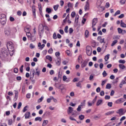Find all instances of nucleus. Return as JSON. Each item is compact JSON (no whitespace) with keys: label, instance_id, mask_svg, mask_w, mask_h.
Segmentation results:
<instances>
[{"label":"nucleus","instance_id":"obj_62","mask_svg":"<svg viewBox=\"0 0 126 126\" xmlns=\"http://www.w3.org/2000/svg\"><path fill=\"white\" fill-rule=\"evenodd\" d=\"M52 100V96H50V98L47 99V103H51V100Z\"/></svg>","mask_w":126,"mask_h":126},{"label":"nucleus","instance_id":"obj_10","mask_svg":"<svg viewBox=\"0 0 126 126\" xmlns=\"http://www.w3.org/2000/svg\"><path fill=\"white\" fill-rule=\"evenodd\" d=\"M84 9L85 11H87V10H89L90 9V4L88 1L86 2V4L85 5Z\"/></svg>","mask_w":126,"mask_h":126},{"label":"nucleus","instance_id":"obj_26","mask_svg":"<svg viewBox=\"0 0 126 126\" xmlns=\"http://www.w3.org/2000/svg\"><path fill=\"white\" fill-rule=\"evenodd\" d=\"M34 121L35 122H37L38 121H39V122H41L42 121V118L39 117H36L34 119Z\"/></svg>","mask_w":126,"mask_h":126},{"label":"nucleus","instance_id":"obj_49","mask_svg":"<svg viewBox=\"0 0 126 126\" xmlns=\"http://www.w3.org/2000/svg\"><path fill=\"white\" fill-rule=\"evenodd\" d=\"M119 63H126V61L125 60H120L119 61Z\"/></svg>","mask_w":126,"mask_h":126},{"label":"nucleus","instance_id":"obj_30","mask_svg":"<svg viewBox=\"0 0 126 126\" xmlns=\"http://www.w3.org/2000/svg\"><path fill=\"white\" fill-rule=\"evenodd\" d=\"M46 12H47V13H51L52 12V9L50 8H47L46 9Z\"/></svg>","mask_w":126,"mask_h":126},{"label":"nucleus","instance_id":"obj_9","mask_svg":"<svg viewBox=\"0 0 126 126\" xmlns=\"http://www.w3.org/2000/svg\"><path fill=\"white\" fill-rule=\"evenodd\" d=\"M4 33H5V35H7V36H8V35H10V28H7L5 29Z\"/></svg>","mask_w":126,"mask_h":126},{"label":"nucleus","instance_id":"obj_40","mask_svg":"<svg viewBox=\"0 0 126 126\" xmlns=\"http://www.w3.org/2000/svg\"><path fill=\"white\" fill-rule=\"evenodd\" d=\"M12 119H9L8 120V125L9 126H11V125H12Z\"/></svg>","mask_w":126,"mask_h":126},{"label":"nucleus","instance_id":"obj_15","mask_svg":"<svg viewBox=\"0 0 126 126\" xmlns=\"http://www.w3.org/2000/svg\"><path fill=\"white\" fill-rule=\"evenodd\" d=\"M89 31L87 30L85 31V36L86 38H88L89 37Z\"/></svg>","mask_w":126,"mask_h":126},{"label":"nucleus","instance_id":"obj_35","mask_svg":"<svg viewBox=\"0 0 126 126\" xmlns=\"http://www.w3.org/2000/svg\"><path fill=\"white\" fill-rule=\"evenodd\" d=\"M67 6L68 7H71L72 8V7H73V3H71L70 2H68Z\"/></svg>","mask_w":126,"mask_h":126},{"label":"nucleus","instance_id":"obj_7","mask_svg":"<svg viewBox=\"0 0 126 126\" xmlns=\"http://www.w3.org/2000/svg\"><path fill=\"white\" fill-rule=\"evenodd\" d=\"M97 22H98V19L97 18H94L92 20V27H94V26L97 24Z\"/></svg>","mask_w":126,"mask_h":126},{"label":"nucleus","instance_id":"obj_28","mask_svg":"<svg viewBox=\"0 0 126 126\" xmlns=\"http://www.w3.org/2000/svg\"><path fill=\"white\" fill-rule=\"evenodd\" d=\"M112 88V86L111 85V84H107L106 86V89H111Z\"/></svg>","mask_w":126,"mask_h":126},{"label":"nucleus","instance_id":"obj_6","mask_svg":"<svg viewBox=\"0 0 126 126\" xmlns=\"http://www.w3.org/2000/svg\"><path fill=\"white\" fill-rule=\"evenodd\" d=\"M124 102H125V99L124 98H121L115 101V104H122Z\"/></svg>","mask_w":126,"mask_h":126},{"label":"nucleus","instance_id":"obj_8","mask_svg":"<svg viewBox=\"0 0 126 126\" xmlns=\"http://www.w3.org/2000/svg\"><path fill=\"white\" fill-rule=\"evenodd\" d=\"M38 30L39 32L43 33L44 32V25L40 24L38 27Z\"/></svg>","mask_w":126,"mask_h":126},{"label":"nucleus","instance_id":"obj_61","mask_svg":"<svg viewBox=\"0 0 126 126\" xmlns=\"http://www.w3.org/2000/svg\"><path fill=\"white\" fill-rule=\"evenodd\" d=\"M96 101H97V96H95L93 100V101H92L93 104H94V103H95V102H96Z\"/></svg>","mask_w":126,"mask_h":126},{"label":"nucleus","instance_id":"obj_14","mask_svg":"<svg viewBox=\"0 0 126 126\" xmlns=\"http://www.w3.org/2000/svg\"><path fill=\"white\" fill-rule=\"evenodd\" d=\"M32 13L34 18H36V9L35 7H32Z\"/></svg>","mask_w":126,"mask_h":126},{"label":"nucleus","instance_id":"obj_46","mask_svg":"<svg viewBox=\"0 0 126 126\" xmlns=\"http://www.w3.org/2000/svg\"><path fill=\"white\" fill-rule=\"evenodd\" d=\"M59 5H56L54 6L53 8L54 10H55V11H57V10H58V8H59Z\"/></svg>","mask_w":126,"mask_h":126},{"label":"nucleus","instance_id":"obj_21","mask_svg":"<svg viewBox=\"0 0 126 126\" xmlns=\"http://www.w3.org/2000/svg\"><path fill=\"white\" fill-rule=\"evenodd\" d=\"M103 102V100L102 99H99L97 100L96 102V106H99V105H101Z\"/></svg>","mask_w":126,"mask_h":126},{"label":"nucleus","instance_id":"obj_51","mask_svg":"<svg viewBox=\"0 0 126 126\" xmlns=\"http://www.w3.org/2000/svg\"><path fill=\"white\" fill-rule=\"evenodd\" d=\"M118 31L119 34H122V33L123 32V30H122V29L119 28H118Z\"/></svg>","mask_w":126,"mask_h":126},{"label":"nucleus","instance_id":"obj_25","mask_svg":"<svg viewBox=\"0 0 126 126\" xmlns=\"http://www.w3.org/2000/svg\"><path fill=\"white\" fill-rule=\"evenodd\" d=\"M32 73V79H33V78H34V76L35 75V69H32L31 70V72Z\"/></svg>","mask_w":126,"mask_h":126},{"label":"nucleus","instance_id":"obj_44","mask_svg":"<svg viewBox=\"0 0 126 126\" xmlns=\"http://www.w3.org/2000/svg\"><path fill=\"white\" fill-rule=\"evenodd\" d=\"M118 14H121V11L120 10H117L115 14L114 15V16H116V15H118Z\"/></svg>","mask_w":126,"mask_h":126},{"label":"nucleus","instance_id":"obj_22","mask_svg":"<svg viewBox=\"0 0 126 126\" xmlns=\"http://www.w3.org/2000/svg\"><path fill=\"white\" fill-rule=\"evenodd\" d=\"M119 66L121 69H125V68H126V66L123 64H119Z\"/></svg>","mask_w":126,"mask_h":126},{"label":"nucleus","instance_id":"obj_31","mask_svg":"<svg viewBox=\"0 0 126 126\" xmlns=\"http://www.w3.org/2000/svg\"><path fill=\"white\" fill-rule=\"evenodd\" d=\"M25 31L26 32H30V28L27 27L25 28Z\"/></svg>","mask_w":126,"mask_h":126},{"label":"nucleus","instance_id":"obj_50","mask_svg":"<svg viewBox=\"0 0 126 126\" xmlns=\"http://www.w3.org/2000/svg\"><path fill=\"white\" fill-rule=\"evenodd\" d=\"M53 48H50L48 51V53L49 54H53Z\"/></svg>","mask_w":126,"mask_h":126},{"label":"nucleus","instance_id":"obj_5","mask_svg":"<svg viewBox=\"0 0 126 126\" xmlns=\"http://www.w3.org/2000/svg\"><path fill=\"white\" fill-rule=\"evenodd\" d=\"M97 40L99 42L100 44H103V43L105 44V38H102V36H98L97 38Z\"/></svg>","mask_w":126,"mask_h":126},{"label":"nucleus","instance_id":"obj_13","mask_svg":"<svg viewBox=\"0 0 126 126\" xmlns=\"http://www.w3.org/2000/svg\"><path fill=\"white\" fill-rule=\"evenodd\" d=\"M118 111V114L119 115H124L126 113V112H124V109L123 108L119 109Z\"/></svg>","mask_w":126,"mask_h":126},{"label":"nucleus","instance_id":"obj_60","mask_svg":"<svg viewBox=\"0 0 126 126\" xmlns=\"http://www.w3.org/2000/svg\"><path fill=\"white\" fill-rule=\"evenodd\" d=\"M107 105H108V107H112V106H113V102H108Z\"/></svg>","mask_w":126,"mask_h":126},{"label":"nucleus","instance_id":"obj_36","mask_svg":"<svg viewBox=\"0 0 126 126\" xmlns=\"http://www.w3.org/2000/svg\"><path fill=\"white\" fill-rule=\"evenodd\" d=\"M78 19H79V16H76L75 19V23H78Z\"/></svg>","mask_w":126,"mask_h":126},{"label":"nucleus","instance_id":"obj_64","mask_svg":"<svg viewBox=\"0 0 126 126\" xmlns=\"http://www.w3.org/2000/svg\"><path fill=\"white\" fill-rule=\"evenodd\" d=\"M60 55H61V53H60V52H57L55 53L56 57H60Z\"/></svg>","mask_w":126,"mask_h":126},{"label":"nucleus","instance_id":"obj_55","mask_svg":"<svg viewBox=\"0 0 126 126\" xmlns=\"http://www.w3.org/2000/svg\"><path fill=\"white\" fill-rule=\"evenodd\" d=\"M85 102H86V100H84L83 102H81L80 106L82 107L83 106H85Z\"/></svg>","mask_w":126,"mask_h":126},{"label":"nucleus","instance_id":"obj_11","mask_svg":"<svg viewBox=\"0 0 126 126\" xmlns=\"http://www.w3.org/2000/svg\"><path fill=\"white\" fill-rule=\"evenodd\" d=\"M81 68H83L84 67H85L86 66V65H87V64H88V62L86 61H84L83 62L81 63Z\"/></svg>","mask_w":126,"mask_h":126},{"label":"nucleus","instance_id":"obj_58","mask_svg":"<svg viewBox=\"0 0 126 126\" xmlns=\"http://www.w3.org/2000/svg\"><path fill=\"white\" fill-rule=\"evenodd\" d=\"M124 17H125V15L124 14H121L120 15L118 16V18H120V19H121L122 18H124Z\"/></svg>","mask_w":126,"mask_h":126},{"label":"nucleus","instance_id":"obj_18","mask_svg":"<svg viewBox=\"0 0 126 126\" xmlns=\"http://www.w3.org/2000/svg\"><path fill=\"white\" fill-rule=\"evenodd\" d=\"M85 118V116H84V115L81 114L79 116V120H80V121H83Z\"/></svg>","mask_w":126,"mask_h":126},{"label":"nucleus","instance_id":"obj_29","mask_svg":"<svg viewBox=\"0 0 126 126\" xmlns=\"http://www.w3.org/2000/svg\"><path fill=\"white\" fill-rule=\"evenodd\" d=\"M47 60H48L49 61H50V62H52L53 59L52 58V57L49 56V55H47L46 56V57Z\"/></svg>","mask_w":126,"mask_h":126},{"label":"nucleus","instance_id":"obj_56","mask_svg":"<svg viewBox=\"0 0 126 126\" xmlns=\"http://www.w3.org/2000/svg\"><path fill=\"white\" fill-rule=\"evenodd\" d=\"M30 49H34L35 48V45H33L32 43H31L30 44Z\"/></svg>","mask_w":126,"mask_h":126},{"label":"nucleus","instance_id":"obj_1","mask_svg":"<svg viewBox=\"0 0 126 126\" xmlns=\"http://www.w3.org/2000/svg\"><path fill=\"white\" fill-rule=\"evenodd\" d=\"M8 55V51L7 49L2 48L1 50L0 57L2 58L3 61H6L7 60V56Z\"/></svg>","mask_w":126,"mask_h":126},{"label":"nucleus","instance_id":"obj_19","mask_svg":"<svg viewBox=\"0 0 126 126\" xmlns=\"http://www.w3.org/2000/svg\"><path fill=\"white\" fill-rule=\"evenodd\" d=\"M121 27H123L124 28H126V24L123 22V20L121 21Z\"/></svg>","mask_w":126,"mask_h":126},{"label":"nucleus","instance_id":"obj_48","mask_svg":"<svg viewBox=\"0 0 126 126\" xmlns=\"http://www.w3.org/2000/svg\"><path fill=\"white\" fill-rule=\"evenodd\" d=\"M43 28H44L45 30H47V31H50V29H49V28L46 25H43Z\"/></svg>","mask_w":126,"mask_h":126},{"label":"nucleus","instance_id":"obj_17","mask_svg":"<svg viewBox=\"0 0 126 126\" xmlns=\"http://www.w3.org/2000/svg\"><path fill=\"white\" fill-rule=\"evenodd\" d=\"M73 111V108H72V107L70 106L68 107V110L67 111V113H68V114H71V113H72Z\"/></svg>","mask_w":126,"mask_h":126},{"label":"nucleus","instance_id":"obj_3","mask_svg":"<svg viewBox=\"0 0 126 126\" xmlns=\"http://www.w3.org/2000/svg\"><path fill=\"white\" fill-rule=\"evenodd\" d=\"M6 46L8 51H14V46L12 42L10 41L7 43Z\"/></svg>","mask_w":126,"mask_h":126},{"label":"nucleus","instance_id":"obj_27","mask_svg":"<svg viewBox=\"0 0 126 126\" xmlns=\"http://www.w3.org/2000/svg\"><path fill=\"white\" fill-rule=\"evenodd\" d=\"M96 4L97 5V7H100L101 4H102V2L101 1V0H98L96 2Z\"/></svg>","mask_w":126,"mask_h":126},{"label":"nucleus","instance_id":"obj_39","mask_svg":"<svg viewBox=\"0 0 126 126\" xmlns=\"http://www.w3.org/2000/svg\"><path fill=\"white\" fill-rule=\"evenodd\" d=\"M43 99H44V96H42L41 98L38 99L37 103H41L43 101Z\"/></svg>","mask_w":126,"mask_h":126},{"label":"nucleus","instance_id":"obj_57","mask_svg":"<svg viewBox=\"0 0 126 126\" xmlns=\"http://www.w3.org/2000/svg\"><path fill=\"white\" fill-rule=\"evenodd\" d=\"M106 82H107V80H104L103 81H102L101 86L105 85V84H106Z\"/></svg>","mask_w":126,"mask_h":126},{"label":"nucleus","instance_id":"obj_12","mask_svg":"<svg viewBox=\"0 0 126 126\" xmlns=\"http://www.w3.org/2000/svg\"><path fill=\"white\" fill-rule=\"evenodd\" d=\"M29 40H31L32 42H34L36 41V36H35V35H32L30 37H29Z\"/></svg>","mask_w":126,"mask_h":126},{"label":"nucleus","instance_id":"obj_20","mask_svg":"<svg viewBox=\"0 0 126 126\" xmlns=\"http://www.w3.org/2000/svg\"><path fill=\"white\" fill-rule=\"evenodd\" d=\"M49 121L48 120H44L42 124V126H46L48 125Z\"/></svg>","mask_w":126,"mask_h":126},{"label":"nucleus","instance_id":"obj_59","mask_svg":"<svg viewBox=\"0 0 126 126\" xmlns=\"http://www.w3.org/2000/svg\"><path fill=\"white\" fill-rule=\"evenodd\" d=\"M35 75H37L38 77L40 76V70L36 71Z\"/></svg>","mask_w":126,"mask_h":126},{"label":"nucleus","instance_id":"obj_23","mask_svg":"<svg viewBox=\"0 0 126 126\" xmlns=\"http://www.w3.org/2000/svg\"><path fill=\"white\" fill-rule=\"evenodd\" d=\"M109 59H110V54H107L104 58L105 62H108V60H109Z\"/></svg>","mask_w":126,"mask_h":126},{"label":"nucleus","instance_id":"obj_34","mask_svg":"<svg viewBox=\"0 0 126 126\" xmlns=\"http://www.w3.org/2000/svg\"><path fill=\"white\" fill-rule=\"evenodd\" d=\"M118 43V41L117 40H115L113 41L112 43L111 44V46L114 47L115 45H116Z\"/></svg>","mask_w":126,"mask_h":126},{"label":"nucleus","instance_id":"obj_53","mask_svg":"<svg viewBox=\"0 0 126 126\" xmlns=\"http://www.w3.org/2000/svg\"><path fill=\"white\" fill-rule=\"evenodd\" d=\"M73 32V29L72 28H69V34H72Z\"/></svg>","mask_w":126,"mask_h":126},{"label":"nucleus","instance_id":"obj_33","mask_svg":"<svg viewBox=\"0 0 126 126\" xmlns=\"http://www.w3.org/2000/svg\"><path fill=\"white\" fill-rule=\"evenodd\" d=\"M111 114H114V111H109L107 113H106L105 114V116H110V115H111Z\"/></svg>","mask_w":126,"mask_h":126},{"label":"nucleus","instance_id":"obj_38","mask_svg":"<svg viewBox=\"0 0 126 126\" xmlns=\"http://www.w3.org/2000/svg\"><path fill=\"white\" fill-rule=\"evenodd\" d=\"M101 118V115L100 114H98V116L95 115L94 117V120H96V119H100Z\"/></svg>","mask_w":126,"mask_h":126},{"label":"nucleus","instance_id":"obj_63","mask_svg":"<svg viewBox=\"0 0 126 126\" xmlns=\"http://www.w3.org/2000/svg\"><path fill=\"white\" fill-rule=\"evenodd\" d=\"M126 81L125 80H122V82H121L120 85L123 86L124 84H126Z\"/></svg>","mask_w":126,"mask_h":126},{"label":"nucleus","instance_id":"obj_37","mask_svg":"<svg viewBox=\"0 0 126 126\" xmlns=\"http://www.w3.org/2000/svg\"><path fill=\"white\" fill-rule=\"evenodd\" d=\"M68 26H66L64 28V31L65 32V33H68Z\"/></svg>","mask_w":126,"mask_h":126},{"label":"nucleus","instance_id":"obj_24","mask_svg":"<svg viewBox=\"0 0 126 126\" xmlns=\"http://www.w3.org/2000/svg\"><path fill=\"white\" fill-rule=\"evenodd\" d=\"M82 59V56L81 55H79L78 58V62L79 63H82V61H81Z\"/></svg>","mask_w":126,"mask_h":126},{"label":"nucleus","instance_id":"obj_47","mask_svg":"<svg viewBox=\"0 0 126 126\" xmlns=\"http://www.w3.org/2000/svg\"><path fill=\"white\" fill-rule=\"evenodd\" d=\"M14 92L15 94V98H16V99H17L18 96V91H14Z\"/></svg>","mask_w":126,"mask_h":126},{"label":"nucleus","instance_id":"obj_45","mask_svg":"<svg viewBox=\"0 0 126 126\" xmlns=\"http://www.w3.org/2000/svg\"><path fill=\"white\" fill-rule=\"evenodd\" d=\"M82 106L81 105H79L78 108H77V112H81V107Z\"/></svg>","mask_w":126,"mask_h":126},{"label":"nucleus","instance_id":"obj_52","mask_svg":"<svg viewBox=\"0 0 126 126\" xmlns=\"http://www.w3.org/2000/svg\"><path fill=\"white\" fill-rule=\"evenodd\" d=\"M126 0H120V2L121 4H125L126 3Z\"/></svg>","mask_w":126,"mask_h":126},{"label":"nucleus","instance_id":"obj_54","mask_svg":"<svg viewBox=\"0 0 126 126\" xmlns=\"http://www.w3.org/2000/svg\"><path fill=\"white\" fill-rule=\"evenodd\" d=\"M27 36L29 40V38L31 37L32 35H31V33H30V32H27Z\"/></svg>","mask_w":126,"mask_h":126},{"label":"nucleus","instance_id":"obj_41","mask_svg":"<svg viewBox=\"0 0 126 126\" xmlns=\"http://www.w3.org/2000/svg\"><path fill=\"white\" fill-rule=\"evenodd\" d=\"M56 64H57V65H61V58L57 61Z\"/></svg>","mask_w":126,"mask_h":126},{"label":"nucleus","instance_id":"obj_32","mask_svg":"<svg viewBox=\"0 0 126 126\" xmlns=\"http://www.w3.org/2000/svg\"><path fill=\"white\" fill-rule=\"evenodd\" d=\"M81 82H83V81H79L78 83H77L76 84V86L77 87H80V88H81Z\"/></svg>","mask_w":126,"mask_h":126},{"label":"nucleus","instance_id":"obj_16","mask_svg":"<svg viewBox=\"0 0 126 126\" xmlns=\"http://www.w3.org/2000/svg\"><path fill=\"white\" fill-rule=\"evenodd\" d=\"M25 119H29L30 117V112H26L25 114Z\"/></svg>","mask_w":126,"mask_h":126},{"label":"nucleus","instance_id":"obj_43","mask_svg":"<svg viewBox=\"0 0 126 126\" xmlns=\"http://www.w3.org/2000/svg\"><path fill=\"white\" fill-rule=\"evenodd\" d=\"M102 75L103 77H106L107 75H108V74L107 73V72H106L105 70H104L102 73Z\"/></svg>","mask_w":126,"mask_h":126},{"label":"nucleus","instance_id":"obj_2","mask_svg":"<svg viewBox=\"0 0 126 126\" xmlns=\"http://www.w3.org/2000/svg\"><path fill=\"white\" fill-rule=\"evenodd\" d=\"M0 22L1 25H4L6 23V15L5 14H0Z\"/></svg>","mask_w":126,"mask_h":126},{"label":"nucleus","instance_id":"obj_42","mask_svg":"<svg viewBox=\"0 0 126 126\" xmlns=\"http://www.w3.org/2000/svg\"><path fill=\"white\" fill-rule=\"evenodd\" d=\"M75 15H76V13H75V12H72L71 14V16L72 18L75 17Z\"/></svg>","mask_w":126,"mask_h":126},{"label":"nucleus","instance_id":"obj_4","mask_svg":"<svg viewBox=\"0 0 126 126\" xmlns=\"http://www.w3.org/2000/svg\"><path fill=\"white\" fill-rule=\"evenodd\" d=\"M86 53L88 56H91L92 54V48L90 46H87Z\"/></svg>","mask_w":126,"mask_h":126}]
</instances>
